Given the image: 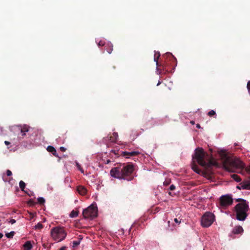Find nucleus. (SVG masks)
Masks as SVG:
<instances>
[{"mask_svg": "<svg viewBox=\"0 0 250 250\" xmlns=\"http://www.w3.org/2000/svg\"><path fill=\"white\" fill-rule=\"evenodd\" d=\"M134 170L132 164H124L120 167L112 168L110 170V174L111 176L116 178L131 181L133 179L132 173Z\"/></svg>", "mask_w": 250, "mask_h": 250, "instance_id": "obj_1", "label": "nucleus"}, {"mask_svg": "<svg viewBox=\"0 0 250 250\" xmlns=\"http://www.w3.org/2000/svg\"><path fill=\"white\" fill-rule=\"evenodd\" d=\"M224 168L230 172H234L237 169H243L245 167L244 163L238 158H232L228 155L225 151L220 153Z\"/></svg>", "mask_w": 250, "mask_h": 250, "instance_id": "obj_2", "label": "nucleus"}, {"mask_svg": "<svg viewBox=\"0 0 250 250\" xmlns=\"http://www.w3.org/2000/svg\"><path fill=\"white\" fill-rule=\"evenodd\" d=\"M206 153L204 149L201 147H197L195 150L194 155L192 156L193 163L192 164V169L196 173L200 174L201 170L198 168V166L195 163L196 160L197 163L202 167L205 168L209 167L211 162H207L205 160Z\"/></svg>", "mask_w": 250, "mask_h": 250, "instance_id": "obj_3", "label": "nucleus"}, {"mask_svg": "<svg viewBox=\"0 0 250 250\" xmlns=\"http://www.w3.org/2000/svg\"><path fill=\"white\" fill-rule=\"evenodd\" d=\"M249 203H238L235 207L236 219L239 221H244L248 216L247 211L249 210Z\"/></svg>", "mask_w": 250, "mask_h": 250, "instance_id": "obj_4", "label": "nucleus"}, {"mask_svg": "<svg viewBox=\"0 0 250 250\" xmlns=\"http://www.w3.org/2000/svg\"><path fill=\"white\" fill-rule=\"evenodd\" d=\"M51 236L56 241L61 242L64 240L66 236V232L62 227H55L51 230Z\"/></svg>", "mask_w": 250, "mask_h": 250, "instance_id": "obj_5", "label": "nucleus"}, {"mask_svg": "<svg viewBox=\"0 0 250 250\" xmlns=\"http://www.w3.org/2000/svg\"><path fill=\"white\" fill-rule=\"evenodd\" d=\"M97 207L92 204L83 210V215L84 218L93 219L97 216Z\"/></svg>", "mask_w": 250, "mask_h": 250, "instance_id": "obj_6", "label": "nucleus"}, {"mask_svg": "<svg viewBox=\"0 0 250 250\" xmlns=\"http://www.w3.org/2000/svg\"><path fill=\"white\" fill-rule=\"evenodd\" d=\"M214 219L215 216L212 213L206 212L202 217V226L203 227H208L213 223Z\"/></svg>", "mask_w": 250, "mask_h": 250, "instance_id": "obj_7", "label": "nucleus"}, {"mask_svg": "<svg viewBox=\"0 0 250 250\" xmlns=\"http://www.w3.org/2000/svg\"><path fill=\"white\" fill-rule=\"evenodd\" d=\"M233 199L229 195H222L219 199L220 206L223 208L227 207L232 204Z\"/></svg>", "mask_w": 250, "mask_h": 250, "instance_id": "obj_8", "label": "nucleus"}, {"mask_svg": "<svg viewBox=\"0 0 250 250\" xmlns=\"http://www.w3.org/2000/svg\"><path fill=\"white\" fill-rule=\"evenodd\" d=\"M112 152H114L115 154H118L121 156H123L126 158H129L130 157L137 156L140 154V152L139 151H131V152H127V151H119L118 150L116 152V150H112Z\"/></svg>", "mask_w": 250, "mask_h": 250, "instance_id": "obj_9", "label": "nucleus"}, {"mask_svg": "<svg viewBox=\"0 0 250 250\" xmlns=\"http://www.w3.org/2000/svg\"><path fill=\"white\" fill-rule=\"evenodd\" d=\"M118 137V133L114 132L112 134L108 135L107 137L104 138V141L106 143L107 141H109L111 142H115Z\"/></svg>", "mask_w": 250, "mask_h": 250, "instance_id": "obj_10", "label": "nucleus"}, {"mask_svg": "<svg viewBox=\"0 0 250 250\" xmlns=\"http://www.w3.org/2000/svg\"><path fill=\"white\" fill-rule=\"evenodd\" d=\"M167 55L169 58V60L171 62L170 65L171 67V69H174L177 65V61L176 58L170 53H167Z\"/></svg>", "mask_w": 250, "mask_h": 250, "instance_id": "obj_11", "label": "nucleus"}, {"mask_svg": "<svg viewBox=\"0 0 250 250\" xmlns=\"http://www.w3.org/2000/svg\"><path fill=\"white\" fill-rule=\"evenodd\" d=\"M29 127L26 125H24L23 126L18 127V129L20 130L21 133V137H20V139L23 138L24 136L25 135V133L29 131Z\"/></svg>", "mask_w": 250, "mask_h": 250, "instance_id": "obj_12", "label": "nucleus"}, {"mask_svg": "<svg viewBox=\"0 0 250 250\" xmlns=\"http://www.w3.org/2000/svg\"><path fill=\"white\" fill-rule=\"evenodd\" d=\"M77 191L78 193L82 195H84L87 193V190L86 188L83 186H79L77 187Z\"/></svg>", "mask_w": 250, "mask_h": 250, "instance_id": "obj_13", "label": "nucleus"}, {"mask_svg": "<svg viewBox=\"0 0 250 250\" xmlns=\"http://www.w3.org/2000/svg\"><path fill=\"white\" fill-rule=\"evenodd\" d=\"M241 188L242 189L250 190V181H246L241 183Z\"/></svg>", "mask_w": 250, "mask_h": 250, "instance_id": "obj_14", "label": "nucleus"}, {"mask_svg": "<svg viewBox=\"0 0 250 250\" xmlns=\"http://www.w3.org/2000/svg\"><path fill=\"white\" fill-rule=\"evenodd\" d=\"M243 232V229L240 226L235 227L232 230V232L235 234H241Z\"/></svg>", "mask_w": 250, "mask_h": 250, "instance_id": "obj_15", "label": "nucleus"}, {"mask_svg": "<svg viewBox=\"0 0 250 250\" xmlns=\"http://www.w3.org/2000/svg\"><path fill=\"white\" fill-rule=\"evenodd\" d=\"M47 150L48 152H51L54 156L58 157L56 150L53 146H49L47 148Z\"/></svg>", "mask_w": 250, "mask_h": 250, "instance_id": "obj_16", "label": "nucleus"}, {"mask_svg": "<svg viewBox=\"0 0 250 250\" xmlns=\"http://www.w3.org/2000/svg\"><path fill=\"white\" fill-rule=\"evenodd\" d=\"M33 246L30 241H27L23 245L24 250H31Z\"/></svg>", "mask_w": 250, "mask_h": 250, "instance_id": "obj_17", "label": "nucleus"}, {"mask_svg": "<svg viewBox=\"0 0 250 250\" xmlns=\"http://www.w3.org/2000/svg\"><path fill=\"white\" fill-rule=\"evenodd\" d=\"M160 56V54L159 52H157L156 51H154V61L156 62V65L157 67L159 66V62H158V59L159 58Z\"/></svg>", "mask_w": 250, "mask_h": 250, "instance_id": "obj_18", "label": "nucleus"}, {"mask_svg": "<svg viewBox=\"0 0 250 250\" xmlns=\"http://www.w3.org/2000/svg\"><path fill=\"white\" fill-rule=\"evenodd\" d=\"M19 186H20V188H21V189L22 191H24V192H25L27 194V192L24 190V188H25V186H26V184L23 181H21L19 183ZM28 194L30 196L31 195L29 194V193H28Z\"/></svg>", "mask_w": 250, "mask_h": 250, "instance_id": "obj_19", "label": "nucleus"}, {"mask_svg": "<svg viewBox=\"0 0 250 250\" xmlns=\"http://www.w3.org/2000/svg\"><path fill=\"white\" fill-rule=\"evenodd\" d=\"M113 45L111 43H108L106 45V51L109 54H111L113 51Z\"/></svg>", "mask_w": 250, "mask_h": 250, "instance_id": "obj_20", "label": "nucleus"}, {"mask_svg": "<svg viewBox=\"0 0 250 250\" xmlns=\"http://www.w3.org/2000/svg\"><path fill=\"white\" fill-rule=\"evenodd\" d=\"M78 214H79L78 210H73L70 214V216L72 218H74V217H77L78 215Z\"/></svg>", "mask_w": 250, "mask_h": 250, "instance_id": "obj_21", "label": "nucleus"}, {"mask_svg": "<svg viewBox=\"0 0 250 250\" xmlns=\"http://www.w3.org/2000/svg\"><path fill=\"white\" fill-rule=\"evenodd\" d=\"M231 177L236 182H239L241 181V179L238 175L233 174L231 175Z\"/></svg>", "mask_w": 250, "mask_h": 250, "instance_id": "obj_22", "label": "nucleus"}, {"mask_svg": "<svg viewBox=\"0 0 250 250\" xmlns=\"http://www.w3.org/2000/svg\"><path fill=\"white\" fill-rule=\"evenodd\" d=\"M208 115L210 116V117L214 116V118H216V112L214 110H211L210 111H209L208 113Z\"/></svg>", "mask_w": 250, "mask_h": 250, "instance_id": "obj_23", "label": "nucleus"}, {"mask_svg": "<svg viewBox=\"0 0 250 250\" xmlns=\"http://www.w3.org/2000/svg\"><path fill=\"white\" fill-rule=\"evenodd\" d=\"M15 234V232L12 231L9 233H6L5 235L8 238H12Z\"/></svg>", "mask_w": 250, "mask_h": 250, "instance_id": "obj_24", "label": "nucleus"}, {"mask_svg": "<svg viewBox=\"0 0 250 250\" xmlns=\"http://www.w3.org/2000/svg\"><path fill=\"white\" fill-rule=\"evenodd\" d=\"M38 202L41 205H43L45 203V199L43 197H39L38 198Z\"/></svg>", "mask_w": 250, "mask_h": 250, "instance_id": "obj_25", "label": "nucleus"}, {"mask_svg": "<svg viewBox=\"0 0 250 250\" xmlns=\"http://www.w3.org/2000/svg\"><path fill=\"white\" fill-rule=\"evenodd\" d=\"M43 228V225L41 223H38L35 226V229H41Z\"/></svg>", "mask_w": 250, "mask_h": 250, "instance_id": "obj_26", "label": "nucleus"}, {"mask_svg": "<svg viewBox=\"0 0 250 250\" xmlns=\"http://www.w3.org/2000/svg\"><path fill=\"white\" fill-rule=\"evenodd\" d=\"M81 240H78V241H73V247H76L80 244Z\"/></svg>", "mask_w": 250, "mask_h": 250, "instance_id": "obj_27", "label": "nucleus"}, {"mask_svg": "<svg viewBox=\"0 0 250 250\" xmlns=\"http://www.w3.org/2000/svg\"><path fill=\"white\" fill-rule=\"evenodd\" d=\"M171 183V180L170 179H166L164 182V185L165 186L169 185Z\"/></svg>", "mask_w": 250, "mask_h": 250, "instance_id": "obj_28", "label": "nucleus"}, {"mask_svg": "<svg viewBox=\"0 0 250 250\" xmlns=\"http://www.w3.org/2000/svg\"><path fill=\"white\" fill-rule=\"evenodd\" d=\"M168 65H169V63H168V62H167V63H166V64L165 66H163V67L164 69H165V70H166V71H171V70H169V68H167V67H168Z\"/></svg>", "mask_w": 250, "mask_h": 250, "instance_id": "obj_29", "label": "nucleus"}, {"mask_svg": "<svg viewBox=\"0 0 250 250\" xmlns=\"http://www.w3.org/2000/svg\"><path fill=\"white\" fill-rule=\"evenodd\" d=\"M247 88L248 89L249 94H250V81H249L247 83Z\"/></svg>", "mask_w": 250, "mask_h": 250, "instance_id": "obj_30", "label": "nucleus"}, {"mask_svg": "<svg viewBox=\"0 0 250 250\" xmlns=\"http://www.w3.org/2000/svg\"><path fill=\"white\" fill-rule=\"evenodd\" d=\"M236 201L240 202L239 203H244V201H247L244 199H241V198H239V199H236Z\"/></svg>", "mask_w": 250, "mask_h": 250, "instance_id": "obj_31", "label": "nucleus"}, {"mask_svg": "<svg viewBox=\"0 0 250 250\" xmlns=\"http://www.w3.org/2000/svg\"><path fill=\"white\" fill-rule=\"evenodd\" d=\"M12 175V173L11 170L8 169L6 170V175L7 176H10Z\"/></svg>", "mask_w": 250, "mask_h": 250, "instance_id": "obj_32", "label": "nucleus"}, {"mask_svg": "<svg viewBox=\"0 0 250 250\" xmlns=\"http://www.w3.org/2000/svg\"><path fill=\"white\" fill-rule=\"evenodd\" d=\"M105 44L104 42L103 41H100L99 43H98V45L99 46H104Z\"/></svg>", "mask_w": 250, "mask_h": 250, "instance_id": "obj_33", "label": "nucleus"}, {"mask_svg": "<svg viewBox=\"0 0 250 250\" xmlns=\"http://www.w3.org/2000/svg\"><path fill=\"white\" fill-rule=\"evenodd\" d=\"M77 167H78L79 169L83 173L84 171L83 169V168L81 167V166L79 165L78 164H77Z\"/></svg>", "mask_w": 250, "mask_h": 250, "instance_id": "obj_34", "label": "nucleus"}, {"mask_svg": "<svg viewBox=\"0 0 250 250\" xmlns=\"http://www.w3.org/2000/svg\"><path fill=\"white\" fill-rule=\"evenodd\" d=\"M175 189V186L173 185H171L169 187V189L170 190H174Z\"/></svg>", "mask_w": 250, "mask_h": 250, "instance_id": "obj_35", "label": "nucleus"}, {"mask_svg": "<svg viewBox=\"0 0 250 250\" xmlns=\"http://www.w3.org/2000/svg\"><path fill=\"white\" fill-rule=\"evenodd\" d=\"M174 221L177 224H180L181 223V220H179L177 218H175Z\"/></svg>", "mask_w": 250, "mask_h": 250, "instance_id": "obj_36", "label": "nucleus"}, {"mask_svg": "<svg viewBox=\"0 0 250 250\" xmlns=\"http://www.w3.org/2000/svg\"><path fill=\"white\" fill-rule=\"evenodd\" d=\"M16 222V220L15 219H12L9 221V223H11V224H13Z\"/></svg>", "mask_w": 250, "mask_h": 250, "instance_id": "obj_37", "label": "nucleus"}, {"mask_svg": "<svg viewBox=\"0 0 250 250\" xmlns=\"http://www.w3.org/2000/svg\"><path fill=\"white\" fill-rule=\"evenodd\" d=\"M60 149L62 152H64L66 150V148L63 146L60 147Z\"/></svg>", "mask_w": 250, "mask_h": 250, "instance_id": "obj_38", "label": "nucleus"}, {"mask_svg": "<svg viewBox=\"0 0 250 250\" xmlns=\"http://www.w3.org/2000/svg\"><path fill=\"white\" fill-rule=\"evenodd\" d=\"M34 203V201L33 200H30L29 201H28V204H30V205H33Z\"/></svg>", "mask_w": 250, "mask_h": 250, "instance_id": "obj_39", "label": "nucleus"}, {"mask_svg": "<svg viewBox=\"0 0 250 250\" xmlns=\"http://www.w3.org/2000/svg\"><path fill=\"white\" fill-rule=\"evenodd\" d=\"M4 143H5V144L6 145H7V146H8V145H10V143L9 142L7 141H5L4 142Z\"/></svg>", "mask_w": 250, "mask_h": 250, "instance_id": "obj_40", "label": "nucleus"}, {"mask_svg": "<svg viewBox=\"0 0 250 250\" xmlns=\"http://www.w3.org/2000/svg\"><path fill=\"white\" fill-rule=\"evenodd\" d=\"M66 248V247H62L59 249V250H65Z\"/></svg>", "mask_w": 250, "mask_h": 250, "instance_id": "obj_41", "label": "nucleus"}, {"mask_svg": "<svg viewBox=\"0 0 250 250\" xmlns=\"http://www.w3.org/2000/svg\"><path fill=\"white\" fill-rule=\"evenodd\" d=\"M2 179H3V181L5 182L7 181V180L5 178V176L4 175V174H3L2 176Z\"/></svg>", "mask_w": 250, "mask_h": 250, "instance_id": "obj_42", "label": "nucleus"}, {"mask_svg": "<svg viewBox=\"0 0 250 250\" xmlns=\"http://www.w3.org/2000/svg\"><path fill=\"white\" fill-rule=\"evenodd\" d=\"M31 218H33L34 216V214L33 213H30Z\"/></svg>", "mask_w": 250, "mask_h": 250, "instance_id": "obj_43", "label": "nucleus"}, {"mask_svg": "<svg viewBox=\"0 0 250 250\" xmlns=\"http://www.w3.org/2000/svg\"><path fill=\"white\" fill-rule=\"evenodd\" d=\"M237 188H238V189H242V188H241V183L239 184V186H238L237 187Z\"/></svg>", "mask_w": 250, "mask_h": 250, "instance_id": "obj_44", "label": "nucleus"}, {"mask_svg": "<svg viewBox=\"0 0 250 250\" xmlns=\"http://www.w3.org/2000/svg\"><path fill=\"white\" fill-rule=\"evenodd\" d=\"M170 221H168L167 222V224H168V227H170Z\"/></svg>", "mask_w": 250, "mask_h": 250, "instance_id": "obj_45", "label": "nucleus"}, {"mask_svg": "<svg viewBox=\"0 0 250 250\" xmlns=\"http://www.w3.org/2000/svg\"><path fill=\"white\" fill-rule=\"evenodd\" d=\"M3 236V234L1 233H0V238H2Z\"/></svg>", "mask_w": 250, "mask_h": 250, "instance_id": "obj_46", "label": "nucleus"}, {"mask_svg": "<svg viewBox=\"0 0 250 250\" xmlns=\"http://www.w3.org/2000/svg\"><path fill=\"white\" fill-rule=\"evenodd\" d=\"M196 127H197V128H200V125L197 124V125H196Z\"/></svg>", "mask_w": 250, "mask_h": 250, "instance_id": "obj_47", "label": "nucleus"}, {"mask_svg": "<svg viewBox=\"0 0 250 250\" xmlns=\"http://www.w3.org/2000/svg\"><path fill=\"white\" fill-rule=\"evenodd\" d=\"M110 162V161L109 160H108L107 161V163H107V164H108V163H109Z\"/></svg>", "mask_w": 250, "mask_h": 250, "instance_id": "obj_48", "label": "nucleus"}, {"mask_svg": "<svg viewBox=\"0 0 250 250\" xmlns=\"http://www.w3.org/2000/svg\"><path fill=\"white\" fill-rule=\"evenodd\" d=\"M112 68L114 69L116 68V66L114 65L112 66Z\"/></svg>", "mask_w": 250, "mask_h": 250, "instance_id": "obj_49", "label": "nucleus"}, {"mask_svg": "<svg viewBox=\"0 0 250 250\" xmlns=\"http://www.w3.org/2000/svg\"><path fill=\"white\" fill-rule=\"evenodd\" d=\"M160 83H161V82L159 81V82H158V83H157V85H159V84H160Z\"/></svg>", "mask_w": 250, "mask_h": 250, "instance_id": "obj_50", "label": "nucleus"}, {"mask_svg": "<svg viewBox=\"0 0 250 250\" xmlns=\"http://www.w3.org/2000/svg\"><path fill=\"white\" fill-rule=\"evenodd\" d=\"M191 123L194 124V122H191Z\"/></svg>", "mask_w": 250, "mask_h": 250, "instance_id": "obj_51", "label": "nucleus"}]
</instances>
